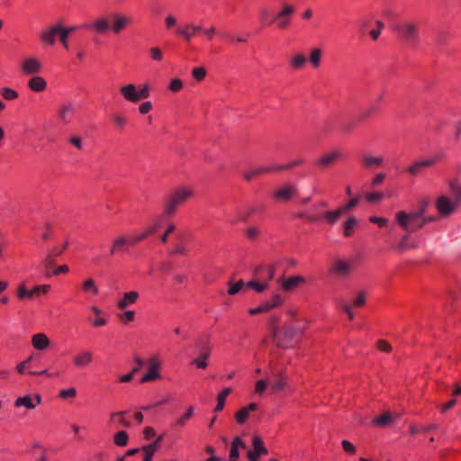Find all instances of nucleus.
Wrapping results in <instances>:
<instances>
[{"label":"nucleus","instance_id":"9b49d317","mask_svg":"<svg viewBox=\"0 0 461 461\" xmlns=\"http://www.w3.org/2000/svg\"><path fill=\"white\" fill-rule=\"evenodd\" d=\"M77 31L78 30H89L93 31L95 33L98 34H104L109 29H111V26L105 17H99L95 20H94L90 23H80L76 24Z\"/></svg>","mask_w":461,"mask_h":461},{"label":"nucleus","instance_id":"7c9ffc66","mask_svg":"<svg viewBox=\"0 0 461 461\" xmlns=\"http://www.w3.org/2000/svg\"><path fill=\"white\" fill-rule=\"evenodd\" d=\"M307 59L302 53H297L290 58L289 64L294 70L302 69L306 64Z\"/></svg>","mask_w":461,"mask_h":461},{"label":"nucleus","instance_id":"bb28decb","mask_svg":"<svg viewBox=\"0 0 461 461\" xmlns=\"http://www.w3.org/2000/svg\"><path fill=\"white\" fill-rule=\"evenodd\" d=\"M124 246H135L131 236H118L112 244L110 255L118 253Z\"/></svg>","mask_w":461,"mask_h":461},{"label":"nucleus","instance_id":"e2e57ef3","mask_svg":"<svg viewBox=\"0 0 461 461\" xmlns=\"http://www.w3.org/2000/svg\"><path fill=\"white\" fill-rule=\"evenodd\" d=\"M32 449L35 454L39 455V457H38L39 461H47L45 449L41 444H39V443L33 444Z\"/></svg>","mask_w":461,"mask_h":461},{"label":"nucleus","instance_id":"9d476101","mask_svg":"<svg viewBox=\"0 0 461 461\" xmlns=\"http://www.w3.org/2000/svg\"><path fill=\"white\" fill-rule=\"evenodd\" d=\"M352 271V264L349 260L344 258H339L335 260L330 267V274L332 276L348 277L350 276Z\"/></svg>","mask_w":461,"mask_h":461},{"label":"nucleus","instance_id":"0e129e2a","mask_svg":"<svg viewBox=\"0 0 461 461\" xmlns=\"http://www.w3.org/2000/svg\"><path fill=\"white\" fill-rule=\"evenodd\" d=\"M267 387V381L265 379L258 380L255 383V393L262 395Z\"/></svg>","mask_w":461,"mask_h":461},{"label":"nucleus","instance_id":"0eeeda50","mask_svg":"<svg viewBox=\"0 0 461 461\" xmlns=\"http://www.w3.org/2000/svg\"><path fill=\"white\" fill-rule=\"evenodd\" d=\"M295 9L291 5H285L267 24L276 23V28L285 30L291 24V16L294 14Z\"/></svg>","mask_w":461,"mask_h":461},{"label":"nucleus","instance_id":"09e8293b","mask_svg":"<svg viewBox=\"0 0 461 461\" xmlns=\"http://www.w3.org/2000/svg\"><path fill=\"white\" fill-rule=\"evenodd\" d=\"M377 107L375 105H373L371 104L370 106H368L367 108L362 110L358 115H357V120L359 122L361 121H365L368 118H370L374 113H375L377 112Z\"/></svg>","mask_w":461,"mask_h":461},{"label":"nucleus","instance_id":"8fccbe9b","mask_svg":"<svg viewBox=\"0 0 461 461\" xmlns=\"http://www.w3.org/2000/svg\"><path fill=\"white\" fill-rule=\"evenodd\" d=\"M30 375H46L49 378H59L63 376L62 371H54L50 372L48 369H43L40 371H29Z\"/></svg>","mask_w":461,"mask_h":461},{"label":"nucleus","instance_id":"6e6552de","mask_svg":"<svg viewBox=\"0 0 461 461\" xmlns=\"http://www.w3.org/2000/svg\"><path fill=\"white\" fill-rule=\"evenodd\" d=\"M148 371L141 377L140 383H148L160 378L161 360L158 355L152 356L148 359Z\"/></svg>","mask_w":461,"mask_h":461},{"label":"nucleus","instance_id":"f8f14e48","mask_svg":"<svg viewBox=\"0 0 461 461\" xmlns=\"http://www.w3.org/2000/svg\"><path fill=\"white\" fill-rule=\"evenodd\" d=\"M438 161V156H434L426 159L417 160L410 165L405 169V172L416 176L422 174L426 168L433 167Z\"/></svg>","mask_w":461,"mask_h":461},{"label":"nucleus","instance_id":"58836bf2","mask_svg":"<svg viewBox=\"0 0 461 461\" xmlns=\"http://www.w3.org/2000/svg\"><path fill=\"white\" fill-rule=\"evenodd\" d=\"M322 51L319 48H314L311 50L309 55V62L312 66V68H317L321 65Z\"/></svg>","mask_w":461,"mask_h":461},{"label":"nucleus","instance_id":"6ab92c4d","mask_svg":"<svg viewBox=\"0 0 461 461\" xmlns=\"http://www.w3.org/2000/svg\"><path fill=\"white\" fill-rule=\"evenodd\" d=\"M120 94L129 103L136 104L141 100L137 86L134 84H128L120 88Z\"/></svg>","mask_w":461,"mask_h":461},{"label":"nucleus","instance_id":"603ef678","mask_svg":"<svg viewBox=\"0 0 461 461\" xmlns=\"http://www.w3.org/2000/svg\"><path fill=\"white\" fill-rule=\"evenodd\" d=\"M244 287L246 288V283H244L242 280H239L236 283H230L229 288H228V294L230 295L237 294Z\"/></svg>","mask_w":461,"mask_h":461},{"label":"nucleus","instance_id":"79ce46f5","mask_svg":"<svg viewBox=\"0 0 461 461\" xmlns=\"http://www.w3.org/2000/svg\"><path fill=\"white\" fill-rule=\"evenodd\" d=\"M129 436L126 431L121 430L113 436V442L118 447H125L128 444Z\"/></svg>","mask_w":461,"mask_h":461},{"label":"nucleus","instance_id":"20e7f679","mask_svg":"<svg viewBox=\"0 0 461 461\" xmlns=\"http://www.w3.org/2000/svg\"><path fill=\"white\" fill-rule=\"evenodd\" d=\"M426 204L420 210L412 212L400 211L396 213L395 218L399 225L407 232H415L423 228L422 214L425 212Z\"/></svg>","mask_w":461,"mask_h":461},{"label":"nucleus","instance_id":"5fc2aeb1","mask_svg":"<svg viewBox=\"0 0 461 461\" xmlns=\"http://www.w3.org/2000/svg\"><path fill=\"white\" fill-rule=\"evenodd\" d=\"M119 320L123 324L131 322L135 320V312L132 310H127L119 315Z\"/></svg>","mask_w":461,"mask_h":461},{"label":"nucleus","instance_id":"ddd939ff","mask_svg":"<svg viewBox=\"0 0 461 461\" xmlns=\"http://www.w3.org/2000/svg\"><path fill=\"white\" fill-rule=\"evenodd\" d=\"M460 203H458L454 198L451 199L446 195H442L438 197L436 203V207L439 213L446 217L450 215L453 212L456 210V208L459 206Z\"/></svg>","mask_w":461,"mask_h":461},{"label":"nucleus","instance_id":"4468645a","mask_svg":"<svg viewBox=\"0 0 461 461\" xmlns=\"http://www.w3.org/2000/svg\"><path fill=\"white\" fill-rule=\"evenodd\" d=\"M343 157L341 151L335 149L326 153L314 160V166L320 169H324L331 167L339 158Z\"/></svg>","mask_w":461,"mask_h":461},{"label":"nucleus","instance_id":"69168bd1","mask_svg":"<svg viewBox=\"0 0 461 461\" xmlns=\"http://www.w3.org/2000/svg\"><path fill=\"white\" fill-rule=\"evenodd\" d=\"M164 23L167 30H173L177 23V20L174 14H169L165 17Z\"/></svg>","mask_w":461,"mask_h":461},{"label":"nucleus","instance_id":"4c0bfd02","mask_svg":"<svg viewBox=\"0 0 461 461\" xmlns=\"http://www.w3.org/2000/svg\"><path fill=\"white\" fill-rule=\"evenodd\" d=\"M265 170L263 166L256 167L254 168L246 170L243 172L242 176L246 181H251L257 176H259L261 175L265 174Z\"/></svg>","mask_w":461,"mask_h":461},{"label":"nucleus","instance_id":"f3484780","mask_svg":"<svg viewBox=\"0 0 461 461\" xmlns=\"http://www.w3.org/2000/svg\"><path fill=\"white\" fill-rule=\"evenodd\" d=\"M298 194V189L294 185H285L273 194V198L287 202Z\"/></svg>","mask_w":461,"mask_h":461},{"label":"nucleus","instance_id":"1a4fd4ad","mask_svg":"<svg viewBox=\"0 0 461 461\" xmlns=\"http://www.w3.org/2000/svg\"><path fill=\"white\" fill-rule=\"evenodd\" d=\"M202 31V25L187 23L172 31L176 37L182 38L185 41L190 42L198 32Z\"/></svg>","mask_w":461,"mask_h":461},{"label":"nucleus","instance_id":"052dcab7","mask_svg":"<svg viewBox=\"0 0 461 461\" xmlns=\"http://www.w3.org/2000/svg\"><path fill=\"white\" fill-rule=\"evenodd\" d=\"M59 395L61 399L75 398L77 395V389L75 387L62 389L59 391Z\"/></svg>","mask_w":461,"mask_h":461},{"label":"nucleus","instance_id":"13d9d810","mask_svg":"<svg viewBox=\"0 0 461 461\" xmlns=\"http://www.w3.org/2000/svg\"><path fill=\"white\" fill-rule=\"evenodd\" d=\"M245 233L248 239L255 240L259 237L261 231L257 226H249L246 229Z\"/></svg>","mask_w":461,"mask_h":461},{"label":"nucleus","instance_id":"a878e982","mask_svg":"<svg viewBox=\"0 0 461 461\" xmlns=\"http://www.w3.org/2000/svg\"><path fill=\"white\" fill-rule=\"evenodd\" d=\"M47 81L46 79L38 75L32 76L29 78L27 82L28 88L34 93H41L47 89Z\"/></svg>","mask_w":461,"mask_h":461},{"label":"nucleus","instance_id":"c03bdc74","mask_svg":"<svg viewBox=\"0 0 461 461\" xmlns=\"http://www.w3.org/2000/svg\"><path fill=\"white\" fill-rule=\"evenodd\" d=\"M2 97L7 101H14L18 98L19 94L15 89L11 87H3L0 91Z\"/></svg>","mask_w":461,"mask_h":461},{"label":"nucleus","instance_id":"49530a36","mask_svg":"<svg viewBox=\"0 0 461 461\" xmlns=\"http://www.w3.org/2000/svg\"><path fill=\"white\" fill-rule=\"evenodd\" d=\"M153 234V229L149 228L148 226L145 227L140 233L131 235L134 244H138L140 241L146 240L149 236Z\"/></svg>","mask_w":461,"mask_h":461},{"label":"nucleus","instance_id":"f257e3e1","mask_svg":"<svg viewBox=\"0 0 461 461\" xmlns=\"http://www.w3.org/2000/svg\"><path fill=\"white\" fill-rule=\"evenodd\" d=\"M75 32H77L76 25L63 26L62 22L59 21L42 30L40 32L39 38L43 45L53 46L56 43L57 36H59L62 47L68 50L69 48L68 35Z\"/></svg>","mask_w":461,"mask_h":461},{"label":"nucleus","instance_id":"37998d69","mask_svg":"<svg viewBox=\"0 0 461 461\" xmlns=\"http://www.w3.org/2000/svg\"><path fill=\"white\" fill-rule=\"evenodd\" d=\"M268 287L267 282H258L255 280L246 283V288H251L257 293H262Z\"/></svg>","mask_w":461,"mask_h":461},{"label":"nucleus","instance_id":"a18cd8bd","mask_svg":"<svg viewBox=\"0 0 461 461\" xmlns=\"http://www.w3.org/2000/svg\"><path fill=\"white\" fill-rule=\"evenodd\" d=\"M392 416L389 412H386L377 418H375L373 421L375 426L377 427H386L392 423Z\"/></svg>","mask_w":461,"mask_h":461},{"label":"nucleus","instance_id":"cd10ccee","mask_svg":"<svg viewBox=\"0 0 461 461\" xmlns=\"http://www.w3.org/2000/svg\"><path fill=\"white\" fill-rule=\"evenodd\" d=\"M32 345L36 350H46L50 345V339L45 333H36L32 337Z\"/></svg>","mask_w":461,"mask_h":461},{"label":"nucleus","instance_id":"3c124183","mask_svg":"<svg viewBox=\"0 0 461 461\" xmlns=\"http://www.w3.org/2000/svg\"><path fill=\"white\" fill-rule=\"evenodd\" d=\"M144 451L143 461H152V457L157 451V444H149L142 447Z\"/></svg>","mask_w":461,"mask_h":461},{"label":"nucleus","instance_id":"6e6d98bb","mask_svg":"<svg viewBox=\"0 0 461 461\" xmlns=\"http://www.w3.org/2000/svg\"><path fill=\"white\" fill-rule=\"evenodd\" d=\"M17 298L19 300H23L25 298L32 299V293L31 290H27L24 285H20L17 288Z\"/></svg>","mask_w":461,"mask_h":461},{"label":"nucleus","instance_id":"b1692460","mask_svg":"<svg viewBox=\"0 0 461 461\" xmlns=\"http://www.w3.org/2000/svg\"><path fill=\"white\" fill-rule=\"evenodd\" d=\"M140 298L137 291H129L122 294V298L117 302V308L125 310L127 307L135 304Z\"/></svg>","mask_w":461,"mask_h":461},{"label":"nucleus","instance_id":"dca6fc26","mask_svg":"<svg viewBox=\"0 0 461 461\" xmlns=\"http://www.w3.org/2000/svg\"><path fill=\"white\" fill-rule=\"evenodd\" d=\"M301 333H303V330L302 329H298L296 327H294L293 325H285L282 329V330H275L273 336H274L275 341L276 342V344L278 346L283 347V348H286L287 345H285L281 340L282 334L285 337H287V338H289L291 339L294 337H295L296 335L301 334Z\"/></svg>","mask_w":461,"mask_h":461},{"label":"nucleus","instance_id":"bf43d9fd","mask_svg":"<svg viewBox=\"0 0 461 461\" xmlns=\"http://www.w3.org/2000/svg\"><path fill=\"white\" fill-rule=\"evenodd\" d=\"M88 321L91 322V325L94 328H101L107 325L108 323V319L104 317L103 314L95 316V318L93 320L89 318Z\"/></svg>","mask_w":461,"mask_h":461},{"label":"nucleus","instance_id":"774afa93","mask_svg":"<svg viewBox=\"0 0 461 461\" xmlns=\"http://www.w3.org/2000/svg\"><path fill=\"white\" fill-rule=\"evenodd\" d=\"M192 76L195 80L202 81L206 76V71L203 67L195 68L192 71Z\"/></svg>","mask_w":461,"mask_h":461},{"label":"nucleus","instance_id":"338daca9","mask_svg":"<svg viewBox=\"0 0 461 461\" xmlns=\"http://www.w3.org/2000/svg\"><path fill=\"white\" fill-rule=\"evenodd\" d=\"M201 32L206 37L207 41H211L215 37L217 31L214 26H210L208 28H203Z\"/></svg>","mask_w":461,"mask_h":461},{"label":"nucleus","instance_id":"ea45409f","mask_svg":"<svg viewBox=\"0 0 461 461\" xmlns=\"http://www.w3.org/2000/svg\"><path fill=\"white\" fill-rule=\"evenodd\" d=\"M37 357V355L32 354L26 360L21 362L17 365V372L19 374H30L29 371H32L31 369L30 363Z\"/></svg>","mask_w":461,"mask_h":461},{"label":"nucleus","instance_id":"c9c22d12","mask_svg":"<svg viewBox=\"0 0 461 461\" xmlns=\"http://www.w3.org/2000/svg\"><path fill=\"white\" fill-rule=\"evenodd\" d=\"M448 186L453 198L461 203V183L453 179L449 182Z\"/></svg>","mask_w":461,"mask_h":461},{"label":"nucleus","instance_id":"5701e85b","mask_svg":"<svg viewBox=\"0 0 461 461\" xmlns=\"http://www.w3.org/2000/svg\"><path fill=\"white\" fill-rule=\"evenodd\" d=\"M113 20L111 25V30L113 33H120L128 24L131 23V19L119 13H113L112 14Z\"/></svg>","mask_w":461,"mask_h":461},{"label":"nucleus","instance_id":"393cba45","mask_svg":"<svg viewBox=\"0 0 461 461\" xmlns=\"http://www.w3.org/2000/svg\"><path fill=\"white\" fill-rule=\"evenodd\" d=\"M258 408V404L256 402H251L247 406L240 408L235 414L236 422L240 425L244 424L249 418L251 412L257 411Z\"/></svg>","mask_w":461,"mask_h":461},{"label":"nucleus","instance_id":"f03ea898","mask_svg":"<svg viewBox=\"0 0 461 461\" xmlns=\"http://www.w3.org/2000/svg\"><path fill=\"white\" fill-rule=\"evenodd\" d=\"M193 354L194 357L189 366L194 369H207L212 354V344L209 335H203L194 341Z\"/></svg>","mask_w":461,"mask_h":461},{"label":"nucleus","instance_id":"7ed1b4c3","mask_svg":"<svg viewBox=\"0 0 461 461\" xmlns=\"http://www.w3.org/2000/svg\"><path fill=\"white\" fill-rule=\"evenodd\" d=\"M194 195L193 188L187 186H179L176 188L166 199L164 203V215L166 217L173 216L178 207Z\"/></svg>","mask_w":461,"mask_h":461},{"label":"nucleus","instance_id":"473e14b6","mask_svg":"<svg viewBox=\"0 0 461 461\" xmlns=\"http://www.w3.org/2000/svg\"><path fill=\"white\" fill-rule=\"evenodd\" d=\"M231 388L225 387L223 388L217 395V404L214 408L215 412H219L223 410L225 405V401L228 395L230 393Z\"/></svg>","mask_w":461,"mask_h":461},{"label":"nucleus","instance_id":"39448f33","mask_svg":"<svg viewBox=\"0 0 461 461\" xmlns=\"http://www.w3.org/2000/svg\"><path fill=\"white\" fill-rule=\"evenodd\" d=\"M394 31L405 41H416L419 35V24L412 21H404L394 25Z\"/></svg>","mask_w":461,"mask_h":461},{"label":"nucleus","instance_id":"aec40b11","mask_svg":"<svg viewBox=\"0 0 461 461\" xmlns=\"http://www.w3.org/2000/svg\"><path fill=\"white\" fill-rule=\"evenodd\" d=\"M76 113V106L72 103H65L61 104L59 110L58 118L63 123L72 122Z\"/></svg>","mask_w":461,"mask_h":461},{"label":"nucleus","instance_id":"412c9836","mask_svg":"<svg viewBox=\"0 0 461 461\" xmlns=\"http://www.w3.org/2000/svg\"><path fill=\"white\" fill-rule=\"evenodd\" d=\"M253 449L248 452L249 461H258V457L262 454H267V449L264 446L263 441L258 436H254L252 439Z\"/></svg>","mask_w":461,"mask_h":461},{"label":"nucleus","instance_id":"f704fd0d","mask_svg":"<svg viewBox=\"0 0 461 461\" xmlns=\"http://www.w3.org/2000/svg\"><path fill=\"white\" fill-rule=\"evenodd\" d=\"M194 412V406H189L186 409L185 412L175 420L173 425L175 427H184L187 423V421L193 417Z\"/></svg>","mask_w":461,"mask_h":461},{"label":"nucleus","instance_id":"2eb2a0df","mask_svg":"<svg viewBox=\"0 0 461 461\" xmlns=\"http://www.w3.org/2000/svg\"><path fill=\"white\" fill-rule=\"evenodd\" d=\"M41 402V397L39 393L34 395L26 394L17 397L14 401V407H24L28 410H34Z\"/></svg>","mask_w":461,"mask_h":461},{"label":"nucleus","instance_id":"72a5a7b5","mask_svg":"<svg viewBox=\"0 0 461 461\" xmlns=\"http://www.w3.org/2000/svg\"><path fill=\"white\" fill-rule=\"evenodd\" d=\"M342 213H343V210H340V208H339L337 210L326 212L323 214L322 218L326 221V222H328L330 225H333L336 222H338V221L341 217Z\"/></svg>","mask_w":461,"mask_h":461},{"label":"nucleus","instance_id":"864d4df0","mask_svg":"<svg viewBox=\"0 0 461 461\" xmlns=\"http://www.w3.org/2000/svg\"><path fill=\"white\" fill-rule=\"evenodd\" d=\"M149 57L153 61L160 62L164 59L163 52L159 47H152L149 50Z\"/></svg>","mask_w":461,"mask_h":461},{"label":"nucleus","instance_id":"423d86ee","mask_svg":"<svg viewBox=\"0 0 461 461\" xmlns=\"http://www.w3.org/2000/svg\"><path fill=\"white\" fill-rule=\"evenodd\" d=\"M42 69V62L35 56H27L20 61V71L23 76L32 77L40 74Z\"/></svg>","mask_w":461,"mask_h":461},{"label":"nucleus","instance_id":"e433bc0d","mask_svg":"<svg viewBox=\"0 0 461 461\" xmlns=\"http://www.w3.org/2000/svg\"><path fill=\"white\" fill-rule=\"evenodd\" d=\"M384 158L380 156H365L363 164L366 167H378L383 164Z\"/></svg>","mask_w":461,"mask_h":461},{"label":"nucleus","instance_id":"680f3d73","mask_svg":"<svg viewBox=\"0 0 461 461\" xmlns=\"http://www.w3.org/2000/svg\"><path fill=\"white\" fill-rule=\"evenodd\" d=\"M341 447L348 455H355L357 452V447L348 439H343L341 441Z\"/></svg>","mask_w":461,"mask_h":461},{"label":"nucleus","instance_id":"a19ab883","mask_svg":"<svg viewBox=\"0 0 461 461\" xmlns=\"http://www.w3.org/2000/svg\"><path fill=\"white\" fill-rule=\"evenodd\" d=\"M357 223V221L355 217H350L344 222L343 233L346 237H350L353 234Z\"/></svg>","mask_w":461,"mask_h":461},{"label":"nucleus","instance_id":"c85d7f7f","mask_svg":"<svg viewBox=\"0 0 461 461\" xmlns=\"http://www.w3.org/2000/svg\"><path fill=\"white\" fill-rule=\"evenodd\" d=\"M245 443L240 438H235L230 446V461H236L240 455L239 449L245 448Z\"/></svg>","mask_w":461,"mask_h":461},{"label":"nucleus","instance_id":"2f4dec72","mask_svg":"<svg viewBox=\"0 0 461 461\" xmlns=\"http://www.w3.org/2000/svg\"><path fill=\"white\" fill-rule=\"evenodd\" d=\"M82 291L86 294H91L93 296H96L99 294L98 286L96 285L95 280L92 278H88L83 282Z\"/></svg>","mask_w":461,"mask_h":461},{"label":"nucleus","instance_id":"4be33fe9","mask_svg":"<svg viewBox=\"0 0 461 461\" xmlns=\"http://www.w3.org/2000/svg\"><path fill=\"white\" fill-rule=\"evenodd\" d=\"M278 282L283 290L290 292L299 285L305 284L306 280L302 276H293L287 278H281Z\"/></svg>","mask_w":461,"mask_h":461},{"label":"nucleus","instance_id":"c756f323","mask_svg":"<svg viewBox=\"0 0 461 461\" xmlns=\"http://www.w3.org/2000/svg\"><path fill=\"white\" fill-rule=\"evenodd\" d=\"M125 414L126 411H117L111 413L110 423L117 424L124 428H129L131 426V423L124 418Z\"/></svg>","mask_w":461,"mask_h":461},{"label":"nucleus","instance_id":"a211bd4d","mask_svg":"<svg viewBox=\"0 0 461 461\" xmlns=\"http://www.w3.org/2000/svg\"><path fill=\"white\" fill-rule=\"evenodd\" d=\"M72 361L77 368H86L93 363L94 355L91 351L84 349L77 353Z\"/></svg>","mask_w":461,"mask_h":461},{"label":"nucleus","instance_id":"de8ad7c7","mask_svg":"<svg viewBox=\"0 0 461 461\" xmlns=\"http://www.w3.org/2000/svg\"><path fill=\"white\" fill-rule=\"evenodd\" d=\"M286 386H287L286 379L282 375H280L276 381L271 383V384H270L271 390L274 393H279V392L285 390L286 388Z\"/></svg>","mask_w":461,"mask_h":461},{"label":"nucleus","instance_id":"4d7b16f0","mask_svg":"<svg viewBox=\"0 0 461 461\" xmlns=\"http://www.w3.org/2000/svg\"><path fill=\"white\" fill-rule=\"evenodd\" d=\"M50 285H35L31 289V292L32 293V297L34 295H40V294H46L50 290Z\"/></svg>","mask_w":461,"mask_h":461}]
</instances>
